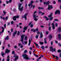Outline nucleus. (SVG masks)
I'll return each instance as SVG.
<instances>
[{
	"label": "nucleus",
	"instance_id": "nucleus-1",
	"mask_svg": "<svg viewBox=\"0 0 61 61\" xmlns=\"http://www.w3.org/2000/svg\"><path fill=\"white\" fill-rule=\"evenodd\" d=\"M25 35L24 34L21 36V39L20 40L21 42H22V44L24 45V44H26L27 43V41H24L23 42V41L24 40V38L25 37Z\"/></svg>",
	"mask_w": 61,
	"mask_h": 61
},
{
	"label": "nucleus",
	"instance_id": "nucleus-2",
	"mask_svg": "<svg viewBox=\"0 0 61 61\" xmlns=\"http://www.w3.org/2000/svg\"><path fill=\"white\" fill-rule=\"evenodd\" d=\"M22 56L23 57V59H26L27 60H28V59H30V58H29L28 57V56L27 55L25 54H24L22 55Z\"/></svg>",
	"mask_w": 61,
	"mask_h": 61
},
{
	"label": "nucleus",
	"instance_id": "nucleus-3",
	"mask_svg": "<svg viewBox=\"0 0 61 61\" xmlns=\"http://www.w3.org/2000/svg\"><path fill=\"white\" fill-rule=\"evenodd\" d=\"M21 5H22V4H20L19 5V8H18L19 10H20L21 12L22 11L23 9V6H22V7L20 8Z\"/></svg>",
	"mask_w": 61,
	"mask_h": 61
},
{
	"label": "nucleus",
	"instance_id": "nucleus-4",
	"mask_svg": "<svg viewBox=\"0 0 61 61\" xmlns=\"http://www.w3.org/2000/svg\"><path fill=\"white\" fill-rule=\"evenodd\" d=\"M53 14V13H51L50 15L48 16L49 17H50V21H51V20L53 19V17L51 16Z\"/></svg>",
	"mask_w": 61,
	"mask_h": 61
},
{
	"label": "nucleus",
	"instance_id": "nucleus-5",
	"mask_svg": "<svg viewBox=\"0 0 61 61\" xmlns=\"http://www.w3.org/2000/svg\"><path fill=\"white\" fill-rule=\"evenodd\" d=\"M38 16H36L35 15H33V18L35 21H36L38 20V19H36V18L38 17Z\"/></svg>",
	"mask_w": 61,
	"mask_h": 61
},
{
	"label": "nucleus",
	"instance_id": "nucleus-6",
	"mask_svg": "<svg viewBox=\"0 0 61 61\" xmlns=\"http://www.w3.org/2000/svg\"><path fill=\"white\" fill-rule=\"evenodd\" d=\"M13 17V20H14V21H15V20H16V18H19V16L18 15L17 16H15L14 17Z\"/></svg>",
	"mask_w": 61,
	"mask_h": 61
},
{
	"label": "nucleus",
	"instance_id": "nucleus-7",
	"mask_svg": "<svg viewBox=\"0 0 61 61\" xmlns=\"http://www.w3.org/2000/svg\"><path fill=\"white\" fill-rule=\"evenodd\" d=\"M60 10H56L55 12V15H56V14H60Z\"/></svg>",
	"mask_w": 61,
	"mask_h": 61
},
{
	"label": "nucleus",
	"instance_id": "nucleus-8",
	"mask_svg": "<svg viewBox=\"0 0 61 61\" xmlns=\"http://www.w3.org/2000/svg\"><path fill=\"white\" fill-rule=\"evenodd\" d=\"M34 3V1H31V3H30V4L28 5V6H30V5L31 6V7H33V5H32V4Z\"/></svg>",
	"mask_w": 61,
	"mask_h": 61
},
{
	"label": "nucleus",
	"instance_id": "nucleus-9",
	"mask_svg": "<svg viewBox=\"0 0 61 61\" xmlns=\"http://www.w3.org/2000/svg\"><path fill=\"white\" fill-rule=\"evenodd\" d=\"M50 49L51 51L52 52H53V51H54V52H55V51L56 49L55 48H54V49H53V48L52 47H50Z\"/></svg>",
	"mask_w": 61,
	"mask_h": 61
},
{
	"label": "nucleus",
	"instance_id": "nucleus-10",
	"mask_svg": "<svg viewBox=\"0 0 61 61\" xmlns=\"http://www.w3.org/2000/svg\"><path fill=\"white\" fill-rule=\"evenodd\" d=\"M28 14V13H26L25 14L24 16V18L25 20H26V17L27 16Z\"/></svg>",
	"mask_w": 61,
	"mask_h": 61
},
{
	"label": "nucleus",
	"instance_id": "nucleus-11",
	"mask_svg": "<svg viewBox=\"0 0 61 61\" xmlns=\"http://www.w3.org/2000/svg\"><path fill=\"white\" fill-rule=\"evenodd\" d=\"M52 8H53V7L51 5H48V10H50V9H52Z\"/></svg>",
	"mask_w": 61,
	"mask_h": 61
},
{
	"label": "nucleus",
	"instance_id": "nucleus-12",
	"mask_svg": "<svg viewBox=\"0 0 61 61\" xmlns=\"http://www.w3.org/2000/svg\"><path fill=\"white\" fill-rule=\"evenodd\" d=\"M16 57L14 59V61H16V60H17L18 59V56H16L15 55L14 56V57Z\"/></svg>",
	"mask_w": 61,
	"mask_h": 61
},
{
	"label": "nucleus",
	"instance_id": "nucleus-13",
	"mask_svg": "<svg viewBox=\"0 0 61 61\" xmlns=\"http://www.w3.org/2000/svg\"><path fill=\"white\" fill-rule=\"evenodd\" d=\"M10 50L7 49H6V50L5 51V54H6V53H7V54H8V53L9 52H10Z\"/></svg>",
	"mask_w": 61,
	"mask_h": 61
},
{
	"label": "nucleus",
	"instance_id": "nucleus-14",
	"mask_svg": "<svg viewBox=\"0 0 61 61\" xmlns=\"http://www.w3.org/2000/svg\"><path fill=\"white\" fill-rule=\"evenodd\" d=\"M1 28H2V30L1 32L0 31V35H1V34H2V33H3L4 32V28L3 27H2Z\"/></svg>",
	"mask_w": 61,
	"mask_h": 61
},
{
	"label": "nucleus",
	"instance_id": "nucleus-15",
	"mask_svg": "<svg viewBox=\"0 0 61 61\" xmlns=\"http://www.w3.org/2000/svg\"><path fill=\"white\" fill-rule=\"evenodd\" d=\"M27 27L25 26L23 28V30H24L23 31V33H25V30L27 29Z\"/></svg>",
	"mask_w": 61,
	"mask_h": 61
},
{
	"label": "nucleus",
	"instance_id": "nucleus-16",
	"mask_svg": "<svg viewBox=\"0 0 61 61\" xmlns=\"http://www.w3.org/2000/svg\"><path fill=\"white\" fill-rule=\"evenodd\" d=\"M51 25H52V28H53V30H54V29H55V25H54V23H53Z\"/></svg>",
	"mask_w": 61,
	"mask_h": 61
},
{
	"label": "nucleus",
	"instance_id": "nucleus-17",
	"mask_svg": "<svg viewBox=\"0 0 61 61\" xmlns=\"http://www.w3.org/2000/svg\"><path fill=\"white\" fill-rule=\"evenodd\" d=\"M32 21H31L30 22L29 24V25H31L30 26V27L31 28L33 26V24H32Z\"/></svg>",
	"mask_w": 61,
	"mask_h": 61
},
{
	"label": "nucleus",
	"instance_id": "nucleus-18",
	"mask_svg": "<svg viewBox=\"0 0 61 61\" xmlns=\"http://www.w3.org/2000/svg\"><path fill=\"white\" fill-rule=\"evenodd\" d=\"M58 31L59 33L61 32V27H59L58 28Z\"/></svg>",
	"mask_w": 61,
	"mask_h": 61
},
{
	"label": "nucleus",
	"instance_id": "nucleus-19",
	"mask_svg": "<svg viewBox=\"0 0 61 61\" xmlns=\"http://www.w3.org/2000/svg\"><path fill=\"white\" fill-rule=\"evenodd\" d=\"M58 36L59 39H61V34H58Z\"/></svg>",
	"mask_w": 61,
	"mask_h": 61
},
{
	"label": "nucleus",
	"instance_id": "nucleus-20",
	"mask_svg": "<svg viewBox=\"0 0 61 61\" xmlns=\"http://www.w3.org/2000/svg\"><path fill=\"white\" fill-rule=\"evenodd\" d=\"M52 38V35H50L49 36V39L51 40Z\"/></svg>",
	"mask_w": 61,
	"mask_h": 61
},
{
	"label": "nucleus",
	"instance_id": "nucleus-21",
	"mask_svg": "<svg viewBox=\"0 0 61 61\" xmlns=\"http://www.w3.org/2000/svg\"><path fill=\"white\" fill-rule=\"evenodd\" d=\"M43 35L42 34V32H41L40 33V37L41 38H42L43 37Z\"/></svg>",
	"mask_w": 61,
	"mask_h": 61
},
{
	"label": "nucleus",
	"instance_id": "nucleus-22",
	"mask_svg": "<svg viewBox=\"0 0 61 61\" xmlns=\"http://www.w3.org/2000/svg\"><path fill=\"white\" fill-rule=\"evenodd\" d=\"M17 33V31H16L15 32H14L13 33V36H15V34Z\"/></svg>",
	"mask_w": 61,
	"mask_h": 61
},
{
	"label": "nucleus",
	"instance_id": "nucleus-23",
	"mask_svg": "<svg viewBox=\"0 0 61 61\" xmlns=\"http://www.w3.org/2000/svg\"><path fill=\"white\" fill-rule=\"evenodd\" d=\"M46 38H45L44 39V43L45 44H46Z\"/></svg>",
	"mask_w": 61,
	"mask_h": 61
},
{
	"label": "nucleus",
	"instance_id": "nucleus-24",
	"mask_svg": "<svg viewBox=\"0 0 61 61\" xmlns=\"http://www.w3.org/2000/svg\"><path fill=\"white\" fill-rule=\"evenodd\" d=\"M8 37H9V36H7L5 38V40H8V39H9Z\"/></svg>",
	"mask_w": 61,
	"mask_h": 61
},
{
	"label": "nucleus",
	"instance_id": "nucleus-25",
	"mask_svg": "<svg viewBox=\"0 0 61 61\" xmlns=\"http://www.w3.org/2000/svg\"><path fill=\"white\" fill-rule=\"evenodd\" d=\"M29 44H28V46H29L30 45V43H31V40L29 39Z\"/></svg>",
	"mask_w": 61,
	"mask_h": 61
},
{
	"label": "nucleus",
	"instance_id": "nucleus-26",
	"mask_svg": "<svg viewBox=\"0 0 61 61\" xmlns=\"http://www.w3.org/2000/svg\"><path fill=\"white\" fill-rule=\"evenodd\" d=\"M7 61H9V60H10L9 59V56H8L7 57Z\"/></svg>",
	"mask_w": 61,
	"mask_h": 61
},
{
	"label": "nucleus",
	"instance_id": "nucleus-27",
	"mask_svg": "<svg viewBox=\"0 0 61 61\" xmlns=\"http://www.w3.org/2000/svg\"><path fill=\"white\" fill-rule=\"evenodd\" d=\"M41 48H42L43 50H44V49H45V47L44 46H42L41 47Z\"/></svg>",
	"mask_w": 61,
	"mask_h": 61
},
{
	"label": "nucleus",
	"instance_id": "nucleus-28",
	"mask_svg": "<svg viewBox=\"0 0 61 61\" xmlns=\"http://www.w3.org/2000/svg\"><path fill=\"white\" fill-rule=\"evenodd\" d=\"M38 13L39 14H41L42 13V12L40 10H39L38 11Z\"/></svg>",
	"mask_w": 61,
	"mask_h": 61
},
{
	"label": "nucleus",
	"instance_id": "nucleus-29",
	"mask_svg": "<svg viewBox=\"0 0 61 61\" xmlns=\"http://www.w3.org/2000/svg\"><path fill=\"white\" fill-rule=\"evenodd\" d=\"M38 9H44V8L43 7H39L38 8Z\"/></svg>",
	"mask_w": 61,
	"mask_h": 61
},
{
	"label": "nucleus",
	"instance_id": "nucleus-30",
	"mask_svg": "<svg viewBox=\"0 0 61 61\" xmlns=\"http://www.w3.org/2000/svg\"><path fill=\"white\" fill-rule=\"evenodd\" d=\"M46 19V20L47 21L49 19L48 18H47V17H46V16H45L44 17Z\"/></svg>",
	"mask_w": 61,
	"mask_h": 61
},
{
	"label": "nucleus",
	"instance_id": "nucleus-31",
	"mask_svg": "<svg viewBox=\"0 0 61 61\" xmlns=\"http://www.w3.org/2000/svg\"><path fill=\"white\" fill-rule=\"evenodd\" d=\"M49 1H48L46 3V5H48L49 4Z\"/></svg>",
	"mask_w": 61,
	"mask_h": 61
},
{
	"label": "nucleus",
	"instance_id": "nucleus-32",
	"mask_svg": "<svg viewBox=\"0 0 61 61\" xmlns=\"http://www.w3.org/2000/svg\"><path fill=\"white\" fill-rule=\"evenodd\" d=\"M39 43H40V44L41 45H43L44 43L43 42H41V41H40L39 42Z\"/></svg>",
	"mask_w": 61,
	"mask_h": 61
},
{
	"label": "nucleus",
	"instance_id": "nucleus-33",
	"mask_svg": "<svg viewBox=\"0 0 61 61\" xmlns=\"http://www.w3.org/2000/svg\"><path fill=\"white\" fill-rule=\"evenodd\" d=\"M38 35H36V36H35V37H36V39L38 38Z\"/></svg>",
	"mask_w": 61,
	"mask_h": 61
},
{
	"label": "nucleus",
	"instance_id": "nucleus-34",
	"mask_svg": "<svg viewBox=\"0 0 61 61\" xmlns=\"http://www.w3.org/2000/svg\"><path fill=\"white\" fill-rule=\"evenodd\" d=\"M27 39V37L26 36H25V38L24 39L25 40H26Z\"/></svg>",
	"mask_w": 61,
	"mask_h": 61
},
{
	"label": "nucleus",
	"instance_id": "nucleus-35",
	"mask_svg": "<svg viewBox=\"0 0 61 61\" xmlns=\"http://www.w3.org/2000/svg\"><path fill=\"white\" fill-rule=\"evenodd\" d=\"M4 54H5V53H4L3 52H1V55L2 56H3L4 55Z\"/></svg>",
	"mask_w": 61,
	"mask_h": 61
},
{
	"label": "nucleus",
	"instance_id": "nucleus-36",
	"mask_svg": "<svg viewBox=\"0 0 61 61\" xmlns=\"http://www.w3.org/2000/svg\"><path fill=\"white\" fill-rule=\"evenodd\" d=\"M55 26L56 27H57L58 26V25H57V23H56L55 24Z\"/></svg>",
	"mask_w": 61,
	"mask_h": 61
},
{
	"label": "nucleus",
	"instance_id": "nucleus-37",
	"mask_svg": "<svg viewBox=\"0 0 61 61\" xmlns=\"http://www.w3.org/2000/svg\"><path fill=\"white\" fill-rule=\"evenodd\" d=\"M3 12L4 14V15H5V14H6V12H5V11L4 10H3Z\"/></svg>",
	"mask_w": 61,
	"mask_h": 61
},
{
	"label": "nucleus",
	"instance_id": "nucleus-38",
	"mask_svg": "<svg viewBox=\"0 0 61 61\" xmlns=\"http://www.w3.org/2000/svg\"><path fill=\"white\" fill-rule=\"evenodd\" d=\"M36 46L37 48H39V46L38 45V44H37L36 45Z\"/></svg>",
	"mask_w": 61,
	"mask_h": 61
},
{
	"label": "nucleus",
	"instance_id": "nucleus-39",
	"mask_svg": "<svg viewBox=\"0 0 61 61\" xmlns=\"http://www.w3.org/2000/svg\"><path fill=\"white\" fill-rule=\"evenodd\" d=\"M54 20L55 21H58V19H55Z\"/></svg>",
	"mask_w": 61,
	"mask_h": 61
},
{
	"label": "nucleus",
	"instance_id": "nucleus-40",
	"mask_svg": "<svg viewBox=\"0 0 61 61\" xmlns=\"http://www.w3.org/2000/svg\"><path fill=\"white\" fill-rule=\"evenodd\" d=\"M58 46H61V44H60V43H58Z\"/></svg>",
	"mask_w": 61,
	"mask_h": 61
},
{
	"label": "nucleus",
	"instance_id": "nucleus-41",
	"mask_svg": "<svg viewBox=\"0 0 61 61\" xmlns=\"http://www.w3.org/2000/svg\"><path fill=\"white\" fill-rule=\"evenodd\" d=\"M27 50H25L24 51V53H26V52H27Z\"/></svg>",
	"mask_w": 61,
	"mask_h": 61
},
{
	"label": "nucleus",
	"instance_id": "nucleus-42",
	"mask_svg": "<svg viewBox=\"0 0 61 61\" xmlns=\"http://www.w3.org/2000/svg\"><path fill=\"white\" fill-rule=\"evenodd\" d=\"M48 29L50 31L51 30V27H49V28H48Z\"/></svg>",
	"mask_w": 61,
	"mask_h": 61
},
{
	"label": "nucleus",
	"instance_id": "nucleus-43",
	"mask_svg": "<svg viewBox=\"0 0 61 61\" xmlns=\"http://www.w3.org/2000/svg\"><path fill=\"white\" fill-rule=\"evenodd\" d=\"M7 19H8V17H6L5 20H7Z\"/></svg>",
	"mask_w": 61,
	"mask_h": 61
},
{
	"label": "nucleus",
	"instance_id": "nucleus-44",
	"mask_svg": "<svg viewBox=\"0 0 61 61\" xmlns=\"http://www.w3.org/2000/svg\"><path fill=\"white\" fill-rule=\"evenodd\" d=\"M12 2V0H10L9 1V3H11Z\"/></svg>",
	"mask_w": 61,
	"mask_h": 61
},
{
	"label": "nucleus",
	"instance_id": "nucleus-45",
	"mask_svg": "<svg viewBox=\"0 0 61 61\" xmlns=\"http://www.w3.org/2000/svg\"><path fill=\"white\" fill-rule=\"evenodd\" d=\"M45 15V13H43L42 14H41V15Z\"/></svg>",
	"mask_w": 61,
	"mask_h": 61
},
{
	"label": "nucleus",
	"instance_id": "nucleus-46",
	"mask_svg": "<svg viewBox=\"0 0 61 61\" xmlns=\"http://www.w3.org/2000/svg\"><path fill=\"white\" fill-rule=\"evenodd\" d=\"M14 47L15 49H16V48H17V46H14Z\"/></svg>",
	"mask_w": 61,
	"mask_h": 61
},
{
	"label": "nucleus",
	"instance_id": "nucleus-47",
	"mask_svg": "<svg viewBox=\"0 0 61 61\" xmlns=\"http://www.w3.org/2000/svg\"><path fill=\"white\" fill-rule=\"evenodd\" d=\"M56 59H58V57L57 56H56Z\"/></svg>",
	"mask_w": 61,
	"mask_h": 61
},
{
	"label": "nucleus",
	"instance_id": "nucleus-48",
	"mask_svg": "<svg viewBox=\"0 0 61 61\" xmlns=\"http://www.w3.org/2000/svg\"><path fill=\"white\" fill-rule=\"evenodd\" d=\"M37 34H38V35H39V33H40V32H39V31H38L37 32Z\"/></svg>",
	"mask_w": 61,
	"mask_h": 61
},
{
	"label": "nucleus",
	"instance_id": "nucleus-49",
	"mask_svg": "<svg viewBox=\"0 0 61 61\" xmlns=\"http://www.w3.org/2000/svg\"><path fill=\"white\" fill-rule=\"evenodd\" d=\"M38 28H37L36 29H35L36 31H37L38 30Z\"/></svg>",
	"mask_w": 61,
	"mask_h": 61
},
{
	"label": "nucleus",
	"instance_id": "nucleus-50",
	"mask_svg": "<svg viewBox=\"0 0 61 61\" xmlns=\"http://www.w3.org/2000/svg\"><path fill=\"white\" fill-rule=\"evenodd\" d=\"M4 27L5 28V27H6V24H5L4 25Z\"/></svg>",
	"mask_w": 61,
	"mask_h": 61
},
{
	"label": "nucleus",
	"instance_id": "nucleus-51",
	"mask_svg": "<svg viewBox=\"0 0 61 61\" xmlns=\"http://www.w3.org/2000/svg\"><path fill=\"white\" fill-rule=\"evenodd\" d=\"M20 32L19 31H18L17 33V35H19Z\"/></svg>",
	"mask_w": 61,
	"mask_h": 61
},
{
	"label": "nucleus",
	"instance_id": "nucleus-52",
	"mask_svg": "<svg viewBox=\"0 0 61 61\" xmlns=\"http://www.w3.org/2000/svg\"><path fill=\"white\" fill-rule=\"evenodd\" d=\"M14 53H15V52L14 51H13L12 52V54H14Z\"/></svg>",
	"mask_w": 61,
	"mask_h": 61
},
{
	"label": "nucleus",
	"instance_id": "nucleus-53",
	"mask_svg": "<svg viewBox=\"0 0 61 61\" xmlns=\"http://www.w3.org/2000/svg\"><path fill=\"white\" fill-rule=\"evenodd\" d=\"M13 23H14V22H13V21H11V24L12 25V24H13Z\"/></svg>",
	"mask_w": 61,
	"mask_h": 61
},
{
	"label": "nucleus",
	"instance_id": "nucleus-54",
	"mask_svg": "<svg viewBox=\"0 0 61 61\" xmlns=\"http://www.w3.org/2000/svg\"><path fill=\"white\" fill-rule=\"evenodd\" d=\"M11 32H13V28H12L11 30Z\"/></svg>",
	"mask_w": 61,
	"mask_h": 61
},
{
	"label": "nucleus",
	"instance_id": "nucleus-55",
	"mask_svg": "<svg viewBox=\"0 0 61 61\" xmlns=\"http://www.w3.org/2000/svg\"><path fill=\"white\" fill-rule=\"evenodd\" d=\"M51 45H53V42L52 41H51Z\"/></svg>",
	"mask_w": 61,
	"mask_h": 61
},
{
	"label": "nucleus",
	"instance_id": "nucleus-56",
	"mask_svg": "<svg viewBox=\"0 0 61 61\" xmlns=\"http://www.w3.org/2000/svg\"><path fill=\"white\" fill-rule=\"evenodd\" d=\"M53 4H56V2L55 1H53Z\"/></svg>",
	"mask_w": 61,
	"mask_h": 61
},
{
	"label": "nucleus",
	"instance_id": "nucleus-57",
	"mask_svg": "<svg viewBox=\"0 0 61 61\" xmlns=\"http://www.w3.org/2000/svg\"><path fill=\"white\" fill-rule=\"evenodd\" d=\"M27 4H26L25 5V7L26 8L27 7Z\"/></svg>",
	"mask_w": 61,
	"mask_h": 61
},
{
	"label": "nucleus",
	"instance_id": "nucleus-58",
	"mask_svg": "<svg viewBox=\"0 0 61 61\" xmlns=\"http://www.w3.org/2000/svg\"><path fill=\"white\" fill-rule=\"evenodd\" d=\"M48 33V31H47L46 32V35H47Z\"/></svg>",
	"mask_w": 61,
	"mask_h": 61
},
{
	"label": "nucleus",
	"instance_id": "nucleus-59",
	"mask_svg": "<svg viewBox=\"0 0 61 61\" xmlns=\"http://www.w3.org/2000/svg\"><path fill=\"white\" fill-rule=\"evenodd\" d=\"M16 27H18V26H19L17 24H16Z\"/></svg>",
	"mask_w": 61,
	"mask_h": 61
},
{
	"label": "nucleus",
	"instance_id": "nucleus-60",
	"mask_svg": "<svg viewBox=\"0 0 61 61\" xmlns=\"http://www.w3.org/2000/svg\"><path fill=\"white\" fill-rule=\"evenodd\" d=\"M58 2H60V3H61V0H58Z\"/></svg>",
	"mask_w": 61,
	"mask_h": 61
},
{
	"label": "nucleus",
	"instance_id": "nucleus-61",
	"mask_svg": "<svg viewBox=\"0 0 61 61\" xmlns=\"http://www.w3.org/2000/svg\"><path fill=\"white\" fill-rule=\"evenodd\" d=\"M59 56H60V57H61V53L60 54Z\"/></svg>",
	"mask_w": 61,
	"mask_h": 61
},
{
	"label": "nucleus",
	"instance_id": "nucleus-62",
	"mask_svg": "<svg viewBox=\"0 0 61 61\" xmlns=\"http://www.w3.org/2000/svg\"><path fill=\"white\" fill-rule=\"evenodd\" d=\"M58 52H61V50H58Z\"/></svg>",
	"mask_w": 61,
	"mask_h": 61
},
{
	"label": "nucleus",
	"instance_id": "nucleus-63",
	"mask_svg": "<svg viewBox=\"0 0 61 61\" xmlns=\"http://www.w3.org/2000/svg\"><path fill=\"white\" fill-rule=\"evenodd\" d=\"M13 11H14V12H15L16 10H15V9H13Z\"/></svg>",
	"mask_w": 61,
	"mask_h": 61
},
{
	"label": "nucleus",
	"instance_id": "nucleus-64",
	"mask_svg": "<svg viewBox=\"0 0 61 61\" xmlns=\"http://www.w3.org/2000/svg\"><path fill=\"white\" fill-rule=\"evenodd\" d=\"M7 25H10V22H8V23Z\"/></svg>",
	"mask_w": 61,
	"mask_h": 61
}]
</instances>
